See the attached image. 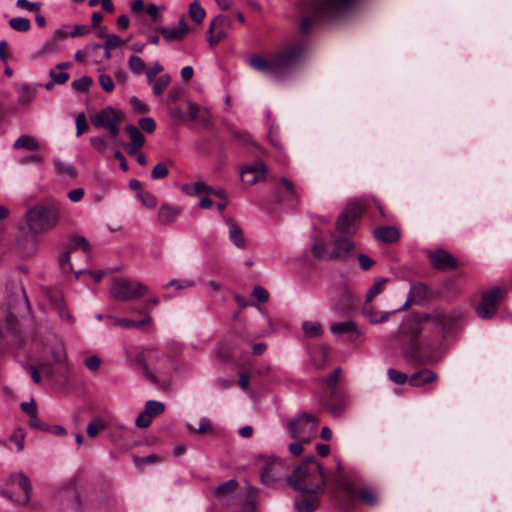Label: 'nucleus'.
I'll use <instances>...</instances> for the list:
<instances>
[{"label":"nucleus","mask_w":512,"mask_h":512,"mask_svg":"<svg viewBox=\"0 0 512 512\" xmlns=\"http://www.w3.org/2000/svg\"><path fill=\"white\" fill-rule=\"evenodd\" d=\"M305 54L306 45L298 42L279 49L268 58L252 57L250 66L273 80H281L302 62Z\"/></svg>","instance_id":"f257e3e1"},{"label":"nucleus","mask_w":512,"mask_h":512,"mask_svg":"<svg viewBox=\"0 0 512 512\" xmlns=\"http://www.w3.org/2000/svg\"><path fill=\"white\" fill-rule=\"evenodd\" d=\"M289 485L308 494H322L324 492L326 477L324 469L314 457H308L297 466L288 477Z\"/></svg>","instance_id":"f03ea898"},{"label":"nucleus","mask_w":512,"mask_h":512,"mask_svg":"<svg viewBox=\"0 0 512 512\" xmlns=\"http://www.w3.org/2000/svg\"><path fill=\"white\" fill-rule=\"evenodd\" d=\"M334 482L340 489L338 501L344 512H350L358 498L369 506H375L378 503V497L374 491L363 489L358 493L355 487L345 479L340 461H337V474L334 476Z\"/></svg>","instance_id":"7ed1b4c3"},{"label":"nucleus","mask_w":512,"mask_h":512,"mask_svg":"<svg viewBox=\"0 0 512 512\" xmlns=\"http://www.w3.org/2000/svg\"><path fill=\"white\" fill-rule=\"evenodd\" d=\"M135 362L144 376L154 384L164 380L169 375L172 367L171 360L168 357L160 355L152 349L138 353Z\"/></svg>","instance_id":"20e7f679"},{"label":"nucleus","mask_w":512,"mask_h":512,"mask_svg":"<svg viewBox=\"0 0 512 512\" xmlns=\"http://www.w3.org/2000/svg\"><path fill=\"white\" fill-rule=\"evenodd\" d=\"M60 217V210L55 205H35L27 210L26 224L33 233H45L54 228Z\"/></svg>","instance_id":"39448f33"},{"label":"nucleus","mask_w":512,"mask_h":512,"mask_svg":"<svg viewBox=\"0 0 512 512\" xmlns=\"http://www.w3.org/2000/svg\"><path fill=\"white\" fill-rule=\"evenodd\" d=\"M357 0H310L313 16L318 19H335L351 11Z\"/></svg>","instance_id":"423d86ee"},{"label":"nucleus","mask_w":512,"mask_h":512,"mask_svg":"<svg viewBox=\"0 0 512 512\" xmlns=\"http://www.w3.org/2000/svg\"><path fill=\"white\" fill-rule=\"evenodd\" d=\"M148 287L136 280L116 278L112 281L110 294L118 301L137 300L148 293Z\"/></svg>","instance_id":"0eeeda50"},{"label":"nucleus","mask_w":512,"mask_h":512,"mask_svg":"<svg viewBox=\"0 0 512 512\" xmlns=\"http://www.w3.org/2000/svg\"><path fill=\"white\" fill-rule=\"evenodd\" d=\"M318 419L309 413H302L287 424V429L293 438L308 442L316 432Z\"/></svg>","instance_id":"6e6552de"},{"label":"nucleus","mask_w":512,"mask_h":512,"mask_svg":"<svg viewBox=\"0 0 512 512\" xmlns=\"http://www.w3.org/2000/svg\"><path fill=\"white\" fill-rule=\"evenodd\" d=\"M456 323V317L450 313L436 312L431 315H426L419 321L422 330L433 326L437 329L438 333L444 335L450 332Z\"/></svg>","instance_id":"1a4fd4ad"},{"label":"nucleus","mask_w":512,"mask_h":512,"mask_svg":"<svg viewBox=\"0 0 512 512\" xmlns=\"http://www.w3.org/2000/svg\"><path fill=\"white\" fill-rule=\"evenodd\" d=\"M503 298V291L500 288H492L482 294V299L476 308L477 315L482 319L492 318Z\"/></svg>","instance_id":"9d476101"},{"label":"nucleus","mask_w":512,"mask_h":512,"mask_svg":"<svg viewBox=\"0 0 512 512\" xmlns=\"http://www.w3.org/2000/svg\"><path fill=\"white\" fill-rule=\"evenodd\" d=\"M362 207L358 203L348 204L338 216L336 228L339 232L350 234L354 231V225L360 219Z\"/></svg>","instance_id":"9b49d317"},{"label":"nucleus","mask_w":512,"mask_h":512,"mask_svg":"<svg viewBox=\"0 0 512 512\" xmlns=\"http://www.w3.org/2000/svg\"><path fill=\"white\" fill-rule=\"evenodd\" d=\"M11 480H17V486L23 491L21 495L15 496L9 490H3L1 494L19 505H27L31 499L32 485L30 479L23 473L10 474Z\"/></svg>","instance_id":"f8f14e48"},{"label":"nucleus","mask_w":512,"mask_h":512,"mask_svg":"<svg viewBox=\"0 0 512 512\" xmlns=\"http://www.w3.org/2000/svg\"><path fill=\"white\" fill-rule=\"evenodd\" d=\"M287 466L280 460L268 462L261 471V480L266 485L282 481L287 474Z\"/></svg>","instance_id":"ddd939ff"},{"label":"nucleus","mask_w":512,"mask_h":512,"mask_svg":"<svg viewBox=\"0 0 512 512\" xmlns=\"http://www.w3.org/2000/svg\"><path fill=\"white\" fill-rule=\"evenodd\" d=\"M122 118V112L111 106L101 109L90 117L92 124L96 128H106L115 121H122Z\"/></svg>","instance_id":"4468645a"},{"label":"nucleus","mask_w":512,"mask_h":512,"mask_svg":"<svg viewBox=\"0 0 512 512\" xmlns=\"http://www.w3.org/2000/svg\"><path fill=\"white\" fill-rule=\"evenodd\" d=\"M165 406L162 402L149 400L145 403L144 410L137 416L135 425L146 428L151 424L152 418L163 413Z\"/></svg>","instance_id":"2eb2a0df"},{"label":"nucleus","mask_w":512,"mask_h":512,"mask_svg":"<svg viewBox=\"0 0 512 512\" xmlns=\"http://www.w3.org/2000/svg\"><path fill=\"white\" fill-rule=\"evenodd\" d=\"M188 119L194 124L209 127L211 124V113L207 107L200 106L190 100L187 101Z\"/></svg>","instance_id":"dca6fc26"},{"label":"nucleus","mask_w":512,"mask_h":512,"mask_svg":"<svg viewBox=\"0 0 512 512\" xmlns=\"http://www.w3.org/2000/svg\"><path fill=\"white\" fill-rule=\"evenodd\" d=\"M334 248L327 256L328 260H345L348 254L354 249V243L345 237H333Z\"/></svg>","instance_id":"f3484780"},{"label":"nucleus","mask_w":512,"mask_h":512,"mask_svg":"<svg viewBox=\"0 0 512 512\" xmlns=\"http://www.w3.org/2000/svg\"><path fill=\"white\" fill-rule=\"evenodd\" d=\"M429 260L437 270H448L457 267L455 258L445 250H437L429 253Z\"/></svg>","instance_id":"a211bd4d"},{"label":"nucleus","mask_w":512,"mask_h":512,"mask_svg":"<svg viewBox=\"0 0 512 512\" xmlns=\"http://www.w3.org/2000/svg\"><path fill=\"white\" fill-rule=\"evenodd\" d=\"M161 35L169 42L182 40L189 32L186 22L181 19L177 27H159Z\"/></svg>","instance_id":"6ab92c4d"},{"label":"nucleus","mask_w":512,"mask_h":512,"mask_svg":"<svg viewBox=\"0 0 512 512\" xmlns=\"http://www.w3.org/2000/svg\"><path fill=\"white\" fill-rule=\"evenodd\" d=\"M125 131L128 134L131 142L127 144L126 149L130 155L136 154L139 149L144 145L145 138L139 128L129 124L125 127Z\"/></svg>","instance_id":"aec40b11"},{"label":"nucleus","mask_w":512,"mask_h":512,"mask_svg":"<svg viewBox=\"0 0 512 512\" xmlns=\"http://www.w3.org/2000/svg\"><path fill=\"white\" fill-rule=\"evenodd\" d=\"M224 221L228 226L229 230V239L231 242L238 248L244 249L246 246V241L243 235V231L241 227L236 223V221L228 216H224Z\"/></svg>","instance_id":"412c9836"},{"label":"nucleus","mask_w":512,"mask_h":512,"mask_svg":"<svg viewBox=\"0 0 512 512\" xmlns=\"http://www.w3.org/2000/svg\"><path fill=\"white\" fill-rule=\"evenodd\" d=\"M438 379L437 374L430 369H422L413 373L409 377V384L413 387H421L426 384L435 382Z\"/></svg>","instance_id":"4be33fe9"},{"label":"nucleus","mask_w":512,"mask_h":512,"mask_svg":"<svg viewBox=\"0 0 512 512\" xmlns=\"http://www.w3.org/2000/svg\"><path fill=\"white\" fill-rule=\"evenodd\" d=\"M181 212V208L170 204H162L158 211V221L163 225H169L180 216Z\"/></svg>","instance_id":"5701e85b"},{"label":"nucleus","mask_w":512,"mask_h":512,"mask_svg":"<svg viewBox=\"0 0 512 512\" xmlns=\"http://www.w3.org/2000/svg\"><path fill=\"white\" fill-rule=\"evenodd\" d=\"M279 183L286 191L287 201L290 202L291 206H297L300 203V188L287 178H281Z\"/></svg>","instance_id":"b1692460"},{"label":"nucleus","mask_w":512,"mask_h":512,"mask_svg":"<svg viewBox=\"0 0 512 512\" xmlns=\"http://www.w3.org/2000/svg\"><path fill=\"white\" fill-rule=\"evenodd\" d=\"M374 236L378 241L392 243L399 239V231L392 226L379 227L374 230Z\"/></svg>","instance_id":"393cba45"},{"label":"nucleus","mask_w":512,"mask_h":512,"mask_svg":"<svg viewBox=\"0 0 512 512\" xmlns=\"http://www.w3.org/2000/svg\"><path fill=\"white\" fill-rule=\"evenodd\" d=\"M40 84L35 85L34 87L23 84L18 89V103L23 106H27L35 99L37 94V88Z\"/></svg>","instance_id":"a878e982"},{"label":"nucleus","mask_w":512,"mask_h":512,"mask_svg":"<svg viewBox=\"0 0 512 512\" xmlns=\"http://www.w3.org/2000/svg\"><path fill=\"white\" fill-rule=\"evenodd\" d=\"M181 190L188 196L194 197L200 194H207L212 191V187L202 181L183 184Z\"/></svg>","instance_id":"bb28decb"},{"label":"nucleus","mask_w":512,"mask_h":512,"mask_svg":"<svg viewBox=\"0 0 512 512\" xmlns=\"http://www.w3.org/2000/svg\"><path fill=\"white\" fill-rule=\"evenodd\" d=\"M331 333L337 337L344 334H355L356 336L360 334L355 323L351 320L334 323L331 326Z\"/></svg>","instance_id":"cd10ccee"},{"label":"nucleus","mask_w":512,"mask_h":512,"mask_svg":"<svg viewBox=\"0 0 512 512\" xmlns=\"http://www.w3.org/2000/svg\"><path fill=\"white\" fill-rule=\"evenodd\" d=\"M362 312L364 314V316L366 318H368V320L370 321V323L372 324H378V323H382V322H385L389 319V316L391 315L390 312H385V313H378L376 312L371 303H366L364 304L363 306V309H362Z\"/></svg>","instance_id":"c85d7f7f"},{"label":"nucleus","mask_w":512,"mask_h":512,"mask_svg":"<svg viewBox=\"0 0 512 512\" xmlns=\"http://www.w3.org/2000/svg\"><path fill=\"white\" fill-rule=\"evenodd\" d=\"M316 495L317 494H312V496L297 499L295 502V507L297 511L313 512L319 505V500Z\"/></svg>","instance_id":"c756f323"},{"label":"nucleus","mask_w":512,"mask_h":512,"mask_svg":"<svg viewBox=\"0 0 512 512\" xmlns=\"http://www.w3.org/2000/svg\"><path fill=\"white\" fill-rule=\"evenodd\" d=\"M107 318H109L112 321L113 325L125 328H140L146 324L151 323V318L149 316H146L143 320L140 321H135L126 318H116L112 316H107Z\"/></svg>","instance_id":"7c9ffc66"},{"label":"nucleus","mask_w":512,"mask_h":512,"mask_svg":"<svg viewBox=\"0 0 512 512\" xmlns=\"http://www.w3.org/2000/svg\"><path fill=\"white\" fill-rule=\"evenodd\" d=\"M267 172V167L263 161H257L254 164L245 165L241 168L240 174L241 179H244L245 176L249 174L258 175L259 177L264 178V175Z\"/></svg>","instance_id":"2f4dec72"},{"label":"nucleus","mask_w":512,"mask_h":512,"mask_svg":"<svg viewBox=\"0 0 512 512\" xmlns=\"http://www.w3.org/2000/svg\"><path fill=\"white\" fill-rule=\"evenodd\" d=\"M50 301L53 304L55 310L58 312L59 316L63 320H67L69 322L72 321V317L69 312L66 310V306L61 294L56 293L50 296Z\"/></svg>","instance_id":"473e14b6"},{"label":"nucleus","mask_w":512,"mask_h":512,"mask_svg":"<svg viewBox=\"0 0 512 512\" xmlns=\"http://www.w3.org/2000/svg\"><path fill=\"white\" fill-rule=\"evenodd\" d=\"M15 149H26L29 151L37 150L39 148V144L37 140L30 135H21L13 144Z\"/></svg>","instance_id":"72a5a7b5"},{"label":"nucleus","mask_w":512,"mask_h":512,"mask_svg":"<svg viewBox=\"0 0 512 512\" xmlns=\"http://www.w3.org/2000/svg\"><path fill=\"white\" fill-rule=\"evenodd\" d=\"M227 26V19L223 16H218L210 23L208 33L212 34L214 29H218L215 36L221 41L226 37L225 28Z\"/></svg>","instance_id":"f704fd0d"},{"label":"nucleus","mask_w":512,"mask_h":512,"mask_svg":"<svg viewBox=\"0 0 512 512\" xmlns=\"http://www.w3.org/2000/svg\"><path fill=\"white\" fill-rule=\"evenodd\" d=\"M302 329L306 337L317 338L323 334L322 325L316 321H304Z\"/></svg>","instance_id":"c9c22d12"},{"label":"nucleus","mask_w":512,"mask_h":512,"mask_svg":"<svg viewBox=\"0 0 512 512\" xmlns=\"http://www.w3.org/2000/svg\"><path fill=\"white\" fill-rule=\"evenodd\" d=\"M59 50L58 42L51 37L46 40L41 48L35 53L36 58H43L51 54L57 53Z\"/></svg>","instance_id":"e433bc0d"},{"label":"nucleus","mask_w":512,"mask_h":512,"mask_svg":"<svg viewBox=\"0 0 512 512\" xmlns=\"http://www.w3.org/2000/svg\"><path fill=\"white\" fill-rule=\"evenodd\" d=\"M238 486V483L235 479H230L222 484H220L215 490V496L218 499H223L226 496L233 493Z\"/></svg>","instance_id":"4c0bfd02"},{"label":"nucleus","mask_w":512,"mask_h":512,"mask_svg":"<svg viewBox=\"0 0 512 512\" xmlns=\"http://www.w3.org/2000/svg\"><path fill=\"white\" fill-rule=\"evenodd\" d=\"M388 278H379L375 281V283L371 286V288L368 290L365 302L371 303L374 297L381 294L385 289V284L388 282Z\"/></svg>","instance_id":"58836bf2"},{"label":"nucleus","mask_w":512,"mask_h":512,"mask_svg":"<svg viewBox=\"0 0 512 512\" xmlns=\"http://www.w3.org/2000/svg\"><path fill=\"white\" fill-rule=\"evenodd\" d=\"M205 10L199 3V1L195 0L193 1L189 6V16L191 19L197 23L200 24L204 20L205 17Z\"/></svg>","instance_id":"ea45409f"},{"label":"nucleus","mask_w":512,"mask_h":512,"mask_svg":"<svg viewBox=\"0 0 512 512\" xmlns=\"http://www.w3.org/2000/svg\"><path fill=\"white\" fill-rule=\"evenodd\" d=\"M11 29L17 32H27L31 28V22L25 17H15L9 20Z\"/></svg>","instance_id":"a19ab883"},{"label":"nucleus","mask_w":512,"mask_h":512,"mask_svg":"<svg viewBox=\"0 0 512 512\" xmlns=\"http://www.w3.org/2000/svg\"><path fill=\"white\" fill-rule=\"evenodd\" d=\"M170 82L171 78L167 74L162 75L158 79L154 80V82L151 83L153 85V94L159 97L166 90Z\"/></svg>","instance_id":"79ce46f5"},{"label":"nucleus","mask_w":512,"mask_h":512,"mask_svg":"<svg viewBox=\"0 0 512 512\" xmlns=\"http://www.w3.org/2000/svg\"><path fill=\"white\" fill-rule=\"evenodd\" d=\"M69 512H89L91 505L88 501L76 496L69 504Z\"/></svg>","instance_id":"37998d69"},{"label":"nucleus","mask_w":512,"mask_h":512,"mask_svg":"<svg viewBox=\"0 0 512 512\" xmlns=\"http://www.w3.org/2000/svg\"><path fill=\"white\" fill-rule=\"evenodd\" d=\"M106 428V422L103 419L97 418L92 420L87 426V435L90 438H94L98 435L100 430Z\"/></svg>","instance_id":"c03bdc74"},{"label":"nucleus","mask_w":512,"mask_h":512,"mask_svg":"<svg viewBox=\"0 0 512 512\" xmlns=\"http://www.w3.org/2000/svg\"><path fill=\"white\" fill-rule=\"evenodd\" d=\"M102 48L101 44H89L84 47V49L77 50L75 52V60L77 62L83 63L86 59V57L91 54L92 52L99 50Z\"/></svg>","instance_id":"a18cd8bd"},{"label":"nucleus","mask_w":512,"mask_h":512,"mask_svg":"<svg viewBox=\"0 0 512 512\" xmlns=\"http://www.w3.org/2000/svg\"><path fill=\"white\" fill-rule=\"evenodd\" d=\"M312 254L315 258L321 260L326 256V242L322 238H316L312 246Z\"/></svg>","instance_id":"49530a36"},{"label":"nucleus","mask_w":512,"mask_h":512,"mask_svg":"<svg viewBox=\"0 0 512 512\" xmlns=\"http://www.w3.org/2000/svg\"><path fill=\"white\" fill-rule=\"evenodd\" d=\"M92 84V78L89 76H83L79 79L74 80L71 83L72 88L77 92H86Z\"/></svg>","instance_id":"de8ad7c7"},{"label":"nucleus","mask_w":512,"mask_h":512,"mask_svg":"<svg viewBox=\"0 0 512 512\" xmlns=\"http://www.w3.org/2000/svg\"><path fill=\"white\" fill-rule=\"evenodd\" d=\"M128 66L134 74H140L145 69V62L140 57L132 55L129 57Z\"/></svg>","instance_id":"09e8293b"},{"label":"nucleus","mask_w":512,"mask_h":512,"mask_svg":"<svg viewBox=\"0 0 512 512\" xmlns=\"http://www.w3.org/2000/svg\"><path fill=\"white\" fill-rule=\"evenodd\" d=\"M75 249H81L82 251L87 252L89 250V243L86 238L82 236H73L70 239L69 250L71 251Z\"/></svg>","instance_id":"8fccbe9b"},{"label":"nucleus","mask_w":512,"mask_h":512,"mask_svg":"<svg viewBox=\"0 0 512 512\" xmlns=\"http://www.w3.org/2000/svg\"><path fill=\"white\" fill-rule=\"evenodd\" d=\"M168 167L164 162L157 163L151 172V178L154 180L165 178L168 175Z\"/></svg>","instance_id":"3c124183"},{"label":"nucleus","mask_w":512,"mask_h":512,"mask_svg":"<svg viewBox=\"0 0 512 512\" xmlns=\"http://www.w3.org/2000/svg\"><path fill=\"white\" fill-rule=\"evenodd\" d=\"M387 375L392 382L398 385H402L409 380L405 373L395 370L393 368L388 369Z\"/></svg>","instance_id":"603ef678"},{"label":"nucleus","mask_w":512,"mask_h":512,"mask_svg":"<svg viewBox=\"0 0 512 512\" xmlns=\"http://www.w3.org/2000/svg\"><path fill=\"white\" fill-rule=\"evenodd\" d=\"M123 44H124V41L119 36H117L115 34H109V36H107V39L102 47H104L105 50H112L117 47H120Z\"/></svg>","instance_id":"864d4df0"},{"label":"nucleus","mask_w":512,"mask_h":512,"mask_svg":"<svg viewBox=\"0 0 512 512\" xmlns=\"http://www.w3.org/2000/svg\"><path fill=\"white\" fill-rule=\"evenodd\" d=\"M138 198L147 208H154L157 205L156 197L150 192H141L138 194Z\"/></svg>","instance_id":"5fc2aeb1"},{"label":"nucleus","mask_w":512,"mask_h":512,"mask_svg":"<svg viewBox=\"0 0 512 512\" xmlns=\"http://www.w3.org/2000/svg\"><path fill=\"white\" fill-rule=\"evenodd\" d=\"M25 434L23 429H17L11 436L10 440L17 446V451L21 452L24 449Z\"/></svg>","instance_id":"6e6d98bb"},{"label":"nucleus","mask_w":512,"mask_h":512,"mask_svg":"<svg viewBox=\"0 0 512 512\" xmlns=\"http://www.w3.org/2000/svg\"><path fill=\"white\" fill-rule=\"evenodd\" d=\"M49 76L56 84H65L69 80V74L64 71L57 72L55 69L49 71Z\"/></svg>","instance_id":"4d7b16f0"},{"label":"nucleus","mask_w":512,"mask_h":512,"mask_svg":"<svg viewBox=\"0 0 512 512\" xmlns=\"http://www.w3.org/2000/svg\"><path fill=\"white\" fill-rule=\"evenodd\" d=\"M54 166L57 169V171L60 172L61 174L71 176V177L76 175L75 169L72 166L65 164L64 162H62L60 160H55Z\"/></svg>","instance_id":"13d9d810"},{"label":"nucleus","mask_w":512,"mask_h":512,"mask_svg":"<svg viewBox=\"0 0 512 512\" xmlns=\"http://www.w3.org/2000/svg\"><path fill=\"white\" fill-rule=\"evenodd\" d=\"M342 370L341 368H336L327 378V385L331 388V396L334 394L336 390L337 382L341 376Z\"/></svg>","instance_id":"bf43d9fd"},{"label":"nucleus","mask_w":512,"mask_h":512,"mask_svg":"<svg viewBox=\"0 0 512 512\" xmlns=\"http://www.w3.org/2000/svg\"><path fill=\"white\" fill-rule=\"evenodd\" d=\"M163 71V66L159 62H155L152 67L146 70V77L148 83H153L156 80L158 73Z\"/></svg>","instance_id":"052dcab7"},{"label":"nucleus","mask_w":512,"mask_h":512,"mask_svg":"<svg viewBox=\"0 0 512 512\" xmlns=\"http://www.w3.org/2000/svg\"><path fill=\"white\" fill-rule=\"evenodd\" d=\"M210 426H211L210 420L206 417H203V418H201L199 427L197 429H195L190 424L187 425V428L191 432H197L200 434H204V433L208 432V430L210 429Z\"/></svg>","instance_id":"680f3d73"},{"label":"nucleus","mask_w":512,"mask_h":512,"mask_svg":"<svg viewBox=\"0 0 512 512\" xmlns=\"http://www.w3.org/2000/svg\"><path fill=\"white\" fill-rule=\"evenodd\" d=\"M99 83L105 92H111L114 89L113 79L107 74L99 75Z\"/></svg>","instance_id":"e2e57ef3"},{"label":"nucleus","mask_w":512,"mask_h":512,"mask_svg":"<svg viewBox=\"0 0 512 512\" xmlns=\"http://www.w3.org/2000/svg\"><path fill=\"white\" fill-rule=\"evenodd\" d=\"M16 6L21 9H26L28 11L34 12L38 11L41 7L39 2H29L28 0H17Z\"/></svg>","instance_id":"0e129e2a"},{"label":"nucleus","mask_w":512,"mask_h":512,"mask_svg":"<svg viewBox=\"0 0 512 512\" xmlns=\"http://www.w3.org/2000/svg\"><path fill=\"white\" fill-rule=\"evenodd\" d=\"M139 126L141 129L148 133H152L156 128V123L151 117H144L139 120Z\"/></svg>","instance_id":"69168bd1"},{"label":"nucleus","mask_w":512,"mask_h":512,"mask_svg":"<svg viewBox=\"0 0 512 512\" xmlns=\"http://www.w3.org/2000/svg\"><path fill=\"white\" fill-rule=\"evenodd\" d=\"M329 411L332 413L334 417H339L343 414V412L346 409V403L345 401H339L336 403H333L327 407Z\"/></svg>","instance_id":"338daca9"},{"label":"nucleus","mask_w":512,"mask_h":512,"mask_svg":"<svg viewBox=\"0 0 512 512\" xmlns=\"http://www.w3.org/2000/svg\"><path fill=\"white\" fill-rule=\"evenodd\" d=\"M252 295L259 301V302H266L269 299V293L268 291L262 287V286H255L252 292Z\"/></svg>","instance_id":"774afa93"}]
</instances>
